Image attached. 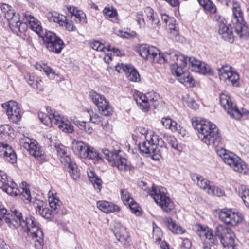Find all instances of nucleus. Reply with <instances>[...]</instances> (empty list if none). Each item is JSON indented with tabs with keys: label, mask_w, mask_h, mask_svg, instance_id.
<instances>
[{
	"label": "nucleus",
	"mask_w": 249,
	"mask_h": 249,
	"mask_svg": "<svg viewBox=\"0 0 249 249\" xmlns=\"http://www.w3.org/2000/svg\"><path fill=\"white\" fill-rule=\"evenodd\" d=\"M23 147L29 151L30 154L36 158H40L44 155V151L39 147L37 142H33L27 139L23 144Z\"/></svg>",
	"instance_id": "412c9836"
},
{
	"label": "nucleus",
	"mask_w": 249,
	"mask_h": 249,
	"mask_svg": "<svg viewBox=\"0 0 249 249\" xmlns=\"http://www.w3.org/2000/svg\"><path fill=\"white\" fill-rule=\"evenodd\" d=\"M200 5L204 9L213 13L216 11V7L213 2L210 0H197Z\"/></svg>",
	"instance_id": "37998d69"
},
{
	"label": "nucleus",
	"mask_w": 249,
	"mask_h": 249,
	"mask_svg": "<svg viewBox=\"0 0 249 249\" xmlns=\"http://www.w3.org/2000/svg\"><path fill=\"white\" fill-rule=\"evenodd\" d=\"M159 97V95L153 91L148 92L146 94V101L148 103V111L149 109L150 106H153L154 108L158 106Z\"/></svg>",
	"instance_id": "4c0bfd02"
},
{
	"label": "nucleus",
	"mask_w": 249,
	"mask_h": 249,
	"mask_svg": "<svg viewBox=\"0 0 249 249\" xmlns=\"http://www.w3.org/2000/svg\"><path fill=\"white\" fill-rule=\"evenodd\" d=\"M57 35L54 33L50 31H48L44 29L43 31H42L41 33H40L39 37L41 38L43 41V44L46 47L48 44H49V42L52 41L53 39H54Z\"/></svg>",
	"instance_id": "72a5a7b5"
},
{
	"label": "nucleus",
	"mask_w": 249,
	"mask_h": 249,
	"mask_svg": "<svg viewBox=\"0 0 249 249\" xmlns=\"http://www.w3.org/2000/svg\"><path fill=\"white\" fill-rule=\"evenodd\" d=\"M103 12L107 18H115L117 14L116 10L113 8L110 9V8L105 7Z\"/></svg>",
	"instance_id": "bf43d9fd"
},
{
	"label": "nucleus",
	"mask_w": 249,
	"mask_h": 249,
	"mask_svg": "<svg viewBox=\"0 0 249 249\" xmlns=\"http://www.w3.org/2000/svg\"><path fill=\"white\" fill-rule=\"evenodd\" d=\"M148 55L147 58L145 59L150 62H154L157 63V60L161 58V54L160 53L159 50L154 46H150L147 53Z\"/></svg>",
	"instance_id": "f704fd0d"
},
{
	"label": "nucleus",
	"mask_w": 249,
	"mask_h": 249,
	"mask_svg": "<svg viewBox=\"0 0 249 249\" xmlns=\"http://www.w3.org/2000/svg\"><path fill=\"white\" fill-rule=\"evenodd\" d=\"M161 20L165 23L166 26H169L170 30L176 31V26L173 25V23L175 21V19L172 17H170L165 14H161Z\"/></svg>",
	"instance_id": "c03bdc74"
},
{
	"label": "nucleus",
	"mask_w": 249,
	"mask_h": 249,
	"mask_svg": "<svg viewBox=\"0 0 249 249\" xmlns=\"http://www.w3.org/2000/svg\"><path fill=\"white\" fill-rule=\"evenodd\" d=\"M61 26H65L66 29L69 31H75L76 30V27L74 25L73 22L71 20H68L65 17V20L62 25H60Z\"/></svg>",
	"instance_id": "e2e57ef3"
},
{
	"label": "nucleus",
	"mask_w": 249,
	"mask_h": 249,
	"mask_svg": "<svg viewBox=\"0 0 249 249\" xmlns=\"http://www.w3.org/2000/svg\"><path fill=\"white\" fill-rule=\"evenodd\" d=\"M0 152L4 156L5 160L11 163L17 161V155L12 148L7 145L0 142Z\"/></svg>",
	"instance_id": "4be33fe9"
},
{
	"label": "nucleus",
	"mask_w": 249,
	"mask_h": 249,
	"mask_svg": "<svg viewBox=\"0 0 249 249\" xmlns=\"http://www.w3.org/2000/svg\"><path fill=\"white\" fill-rule=\"evenodd\" d=\"M173 121L170 118H163L162 119L161 122L164 126L166 128L170 129Z\"/></svg>",
	"instance_id": "774afa93"
},
{
	"label": "nucleus",
	"mask_w": 249,
	"mask_h": 249,
	"mask_svg": "<svg viewBox=\"0 0 249 249\" xmlns=\"http://www.w3.org/2000/svg\"><path fill=\"white\" fill-rule=\"evenodd\" d=\"M219 218L220 220L228 225L232 226H236L242 221L243 217L241 213L232 212L231 210L223 209L219 213Z\"/></svg>",
	"instance_id": "f8f14e48"
},
{
	"label": "nucleus",
	"mask_w": 249,
	"mask_h": 249,
	"mask_svg": "<svg viewBox=\"0 0 249 249\" xmlns=\"http://www.w3.org/2000/svg\"><path fill=\"white\" fill-rule=\"evenodd\" d=\"M0 188L11 196H17L20 190L13 179L8 178L4 172L0 170Z\"/></svg>",
	"instance_id": "ddd939ff"
},
{
	"label": "nucleus",
	"mask_w": 249,
	"mask_h": 249,
	"mask_svg": "<svg viewBox=\"0 0 249 249\" xmlns=\"http://www.w3.org/2000/svg\"><path fill=\"white\" fill-rule=\"evenodd\" d=\"M22 187L21 188L22 189V192H19L20 193V196L22 198H24L25 200H27L28 201H30L31 200V195L30 193V190L26 186V183L25 182H22Z\"/></svg>",
	"instance_id": "a18cd8bd"
},
{
	"label": "nucleus",
	"mask_w": 249,
	"mask_h": 249,
	"mask_svg": "<svg viewBox=\"0 0 249 249\" xmlns=\"http://www.w3.org/2000/svg\"><path fill=\"white\" fill-rule=\"evenodd\" d=\"M219 99L221 106L231 117L235 119H239L242 117V113L236 105L231 102L230 96L222 93L219 96Z\"/></svg>",
	"instance_id": "9b49d317"
},
{
	"label": "nucleus",
	"mask_w": 249,
	"mask_h": 249,
	"mask_svg": "<svg viewBox=\"0 0 249 249\" xmlns=\"http://www.w3.org/2000/svg\"><path fill=\"white\" fill-rule=\"evenodd\" d=\"M213 184V182H210L202 176L199 181H198L197 185L199 187L206 190L208 192L209 188L210 187V186H212Z\"/></svg>",
	"instance_id": "3c124183"
},
{
	"label": "nucleus",
	"mask_w": 249,
	"mask_h": 249,
	"mask_svg": "<svg viewBox=\"0 0 249 249\" xmlns=\"http://www.w3.org/2000/svg\"><path fill=\"white\" fill-rule=\"evenodd\" d=\"M1 10L4 14L5 18L8 21L9 27L12 32L18 36H20L28 28L26 22H21L19 14L16 13L14 10L7 4H2Z\"/></svg>",
	"instance_id": "39448f33"
},
{
	"label": "nucleus",
	"mask_w": 249,
	"mask_h": 249,
	"mask_svg": "<svg viewBox=\"0 0 249 249\" xmlns=\"http://www.w3.org/2000/svg\"><path fill=\"white\" fill-rule=\"evenodd\" d=\"M163 222L168 229L174 234H182L185 231V230L182 229L180 226L177 225L175 222L170 217H164Z\"/></svg>",
	"instance_id": "a878e982"
},
{
	"label": "nucleus",
	"mask_w": 249,
	"mask_h": 249,
	"mask_svg": "<svg viewBox=\"0 0 249 249\" xmlns=\"http://www.w3.org/2000/svg\"><path fill=\"white\" fill-rule=\"evenodd\" d=\"M46 17L50 22L57 23L59 25H62L64 21L65 20V16L63 15H60L55 11L47 13Z\"/></svg>",
	"instance_id": "473e14b6"
},
{
	"label": "nucleus",
	"mask_w": 249,
	"mask_h": 249,
	"mask_svg": "<svg viewBox=\"0 0 249 249\" xmlns=\"http://www.w3.org/2000/svg\"><path fill=\"white\" fill-rule=\"evenodd\" d=\"M88 177L90 181L93 184L95 189L98 192L100 191L102 188V180L93 171H90L88 173Z\"/></svg>",
	"instance_id": "58836bf2"
},
{
	"label": "nucleus",
	"mask_w": 249,
	"mask_h": 249,
	"mask_svg": "<svg viewBox=\"0 0 249 249\" xmlns=\"http://www.w3.org/2000/svg\"><path fill=\"white\" fill-rule=\"evenodd\" d=\"M170 129H171L173 132H177L178 133L184 134V129H183V128L181 127L180 125L176 121H173L172 125H171Z\"/></svg>",
	"instance_id": "69168bd1"
},
{
	"label": "nucleus",
	"mask_w": 249,
	"mask_h": 249,
	"mask_svg": "<svg viewBox=\"0 0 249 249\" xmlns=\"http://www.w3.org/2000/svg\"><path fill=\"white\" fill-rule=\"evenodd\" d=\"M43 71L50 79H53L55 78V74L52 68L48 67H45L43 68Z\"/></svg>",
	"instance_id": "338daca9"
},
{
	"label": "nucleus",
	"mask_w": 249,
	"mask_h": 249,
	"mask_svg": "<svg viewBox=\"0 0 249 249\" xmlns=\"http://www.w3.org/2000/svg\"><path fill=\"white\" fill-rule=\"evenodd\" d=\"M115 70L119 73L121 72V70L125 72L126 76L130 81L133 82L140 81V76L138 71L130 64L121 63L120 65L116 66Z\"/></svg>",
	"instance_id": "f3484780"
},
{
	"label": "nucleus",
	"mask_w": 249,
	"mask_h": 249,
	"mask_svg": "<svg viewBox=\"0 0 249 249\" xmlns=\"http://www.w3.org/2000/svg\"><path fill=\"white\" fill-rule=\"evenodd\" d=\"M166 141L167 142L171 145L172 148L176 150H178V143L177 139L175 137L172 136H167Z\"/></svg>",
	"instance_id": "680f3d73"
},
{
	"label": "nucleus",
	"mask_w": 249,
	"mask_h": 249,
	"mask_svg": "<svg viewBox=\"0 0 249 249\" xmlns=\"http://www.w3.org/2000/svg\"><path fill=\"white\" fill-rule=\"evenodd\" d=\"M150 140H148V136H145L146 141L139 144V150L141 153L149 154L154 160H158L162 153L167 152V146L162 138L154 133L150 134Z\"/></svg>",
	"instance_id": "7ed1b4c3"
},
{
	"label": "nucleus",
	"mask_w": 249,
	"mask_h": 249,
	"mask_svg": "<svg viewBox=\"0 0 249 249\" xmlns=\"http://www.w3.org/2000/svg\"><path fill=\"white\" fill-rule=\"evenodd\" d=\"M185 58L186 56L180 53L172 51L161 54V58L157 60V63L163 64L166 62L169 63L172 66L176 63L181 61L182 64H185V62H183V61H185Z\"/></svg>",
	"instance_id": "dca6fc26"
},
{
	"label": "nucleus",
	"mask_w": 249,
	"mask_h": 249,
	"mask_svg": "<svg viewBox=\"0 0 249 249\" xmlns=\"http://www.w3.org/2000/svg\"><path fill=\"white\" fill-rule=\"evenodd\" d=\"M115 166L120 171H130L131 170V166L127 163L126 159L119 155H117L114 161L112 164Z\"/></svg>",
	"instance_id": "c85d7f7f"
},
{
	"label": "nucleus",
	"mask_w": 249,
	"mask_h": 249,
	"mask_svg": "<svg viewBox=\"0 0 249 249\" xmlns=\"http://www.w3.org/2000/svg\"><path fill=\"white\" fill-rule=\"evenodd\" d=\"M56 149L58 155L60 156L61 162L63 158L65 159L66 157H70V156L67 154V151L66 150V148L62 144L58 145L56 146Z\"/></svg>",
	"instance_id": "864d4df0"
},
{
	"label": "nucleus",
	"mask_w": 249,
	"mask_h": 249,
	"mask_svg": "<svg viewBox=\"0 0 249 249\" xmlns=\"http://www.w3.org/2000/svg\"><path fill=\"white\" fill-rule=\"evenodd\" d=\"M61 202L58 199L53 197L49 200V206L51 209L43 207L42 206H38V212L43 217L47 219L50 218L57 213L60 209Z\"/></svg>",
	"instance_id": "2eb2a0df"
},
{
	"label": "nucleus",
	"mask_w": 249,
	"mask_h": 249,
	"mask_svg": "<svg viewBox=\"0 0 249 249\" xmlns=\"http://www.w3.org/2000/svg\"><path fill=\"white\" fill-rule=\"evenodd\" d=\"M178 77L179 78L178 80L179 82L182 84H191L193 81V79L192 77L190 76L189 73L185 71L182 73L180 74V75Z\"/></svg>",
	"instance_id": "8fccbe9b"
},
{
	"label": "nucleus",
	"mask_w": 249,
	"mask_h": 249,
	"mask_svg": "<svg viewBox=\"0 0 249 249\" xmlns=\"http://www.w3.org/2000/svg\"><path fill=\"white\" fill-rule=\"evenodd\" d=\"M11 213H7V211L3 206L0 207V213L8 226L11 229H17L20 226L23 227L24 232L31 235L35 242L36 249H42L44 244L43 233L40 225L35 218L29 215L24 220L21 213L12 208Z\"/></svg>",
	"instance_id": "f257e3e1"
},
{
	"label": "nucleus",
	"mask_w": 249,
	"mask_h": 249,
	"mask_svg": "<svg viewBox=\"0 0 249 249\" xmlns=\"http://www.w3.org/2000/svg\"><path fill=\"white\" fill-rule=\"evenodd\" d=\"M75 14V20L76 22L81 23L82 24L86 23V14L81 10H79L76 11Z\"/></svg>",
	"instance_id": "6e6d98bb"
},
{
	"label": "nucleus",
	"mask_w": 249,
	"mask_h": 249,
	"mask_svg": "<svg viewBox=\"0 0 249 249\" xmlns=\"http://www.w3.org/2000/svg\"><path fill=\"white\" fill-rule=\"evenodd\" d=\"M192 126L197 130L198 136L207 145L218 146L221 141L219 130L214 124L206 120L192 119Z\"/></svg>",
	"instance_id": "f03ea898"
},
{
	"label": "nucleus",
	"mask_w": 249,
	"mask_h": 249,
	"mask_svg": "<svg viewBox=\"0 0 249 249\" xmlns=\"http://www.w3.org/2000/svg\"><path fill=\"white\" fill-rule=\"evenodd\" d=\"M121 199L124 204L126 205L130 201L132 200L131 197L129 193L126 189H122L121 191Z\"/></svg>",
	"instance_id": "5fc2aeb1"
},
{
	"label": "nucleus",
	"mask_w": 249,
	"mask_h": 249,
	"mask_svg": "<svg viewBox=\"0 0 249 249\" xmlns=\"http://www.w3.org/2000/svg\"><path fill=\"white\" fill-rule=\"evenodd\" d=\"M83 158H88L95 160H99L102 159L100 154L93 148L89 146V149L86 154H83Z\"/></svg>",
	"instance_id": "a19ab883"
},
{
	"label": "nucleus",
	"mask_w": 249,
	"mask_h": 249,
	"mask_svg": "<svg viewBox=\"0 0 249 249\" xmlns=\"http://www.w3.org/2000/svg\"><path fill=\"white\" fill-rule=\"evenodd\" d=\"M134 97L140 108L144 112H147L148 103L146 101V94L137 91L135 92Z\"/></svg>",
	"instance_id": "c756f323"
},
{
	"label": "nucleus",
	"mask_w": 249,
	"mask_h": 249,
	"mask_svg": "<svg viewBox=\"0 0 249 249\" xmlns=\"http://www.w3.org/2000/svg\"><path fill=\"white\" fill-rule=\"evenodd\" d=\"M90 115V120L92 123L95 124H99L102 121V117L100 116L96 113L93 111H89Z\"/></svg>",
	"instance_id": "0e129e2a"
},
{
	"label": "nucleus",
	"mask_w": 249,
	"mask_h": 249,
	"mask_svg": "<svg viewBox=\"0 0 249 249\" xmlns=\"http://www.w3.org/2000/svg\"><path fill=\"white\" fill-rule=\"evenodd\" d=\"M89 145L82 141H76L74 140L72 142V149L73 152L77 155L80 156L81 158H84L83 154H86L89 149Z\"/></svg>",
	"instance_id": "bb28decb"
},
{
	"label": "nucleus",
	"mask_w": 249,
	"mask_h": 249,
	"mask_svg": "<svg viewBox=\"0 0 249 249\" xmlns=\"http://www.w3.org/2000/svg\"><path fill=\"white\" fill-rule=\"evenodd\" d=\"M231 69V66L225 65L218 68L217 70L221 80L224 81L228 86H235L239 79V75Z\"/></svg>",
	"instance_id": "9d476101"
},
{
	"label": "nucleus",
	"mask_w": 249,
	"mask_h": 249,
	"mask_svg": "<svg viewBox=\"0 0 249 249\" xmlns=\"http://www.w3.org/2000/svg\"><path fill=\"white\" fill-rule=\"evenodd\" d=\"M89 94L93 102L97 107L99 112L102 115H111L113 112L112 108L103 95L93 91H90Z\"/></svg>",
	"instance_id": "1a4fd4ad"
},
{
	"label": "nucleus",
	"mask_w": 249,
	"mask_h": 249,
	"mask_svg": "<svg viewBox=\"0 0 249 249\" xmlns=\"http://www.w3.org/2000/svg\"><path fill=\"white\" fill-rule=\"evenodd\" d=\"M218 33L224 40L230 43H232L234 41L235 36L228 26L218 29Z\"/></svg>",
	"instance_id": "7c9ffc66"
},
{
	"label": "nucleus",
	"mask_w": 249,
	"mask_h": 249,
	"mask_svg": "<svg viewBox=\"0 0 249 249\" xmlns=\"http://www.w3.org/2000/svg\"><path fill=\"white\" fill-rule=\"evenodd\" d=\"M163 189L164 188L160 186L153 185L148 192L163 212L170 213L173 212L175 208L174 203L170 198L167 196Z\"/></svg>",
	"instance_id": "423d86ee"
},
{
	"label": "nucleus",
	"mask_w": 249,
	"mask_h": 249,
	"mask_svg": "<svg viewBox=\"0 0 249 249\" xmlns=\"http://www.w3.org/2000/svg\"><path fill=\"white\" fill-rule=\"evenodd\" d=\"M232 15L231 24V29H234L236 36L241 38H246L249 36V28L244 18L243 13L240 6L233 2L232 6Z\"/></svg>",
	"instance_id": "20e7f679"
},
{
	"label": "nucleus",
	"mask_w": 249,
	"mask_h": 249,
	"mask_svg": "<svg viewBox=\"0 0 249 249\" xmlns=\"http://www.w3.org/2000/svg\"><path fill=\"white\" fill-rule=\"evenodd\" d=\"M59 119V124H56L58 125V127L62 130L63 131L71 133L73 131V126L70 123H65L64 122L60 120V117Z\"/></svg>",
	"instance_id": "09e8293b"
},
{
	"label": "nucleus",
	"mask_w": 249,
	"mask_h": 249,
	"mask_svg": "<svg viewBox=\"0 0 249 249\" xmlns=\"http://www.w3.org/2000/svg\"><path fill=\"white\" fill-rule=\"evenodd\" d=\"M218 33L224 40L230 43H232L234 41L235 36L228 26L218 29Z\"/></svg>",
	"instance_id": "2f4dec72"
},
{
	"label": "nucleus",
	"mask_w": 249,
	"mask_h": 249,
	"mask_svg": "<svg viewBox=\"0 0 249 249\" xmlns=\"http://www.w3.org/2000/svg\"><path fill=\"white\" fill-rule=\"evenodd\" d=\"M210 186L208 190V193L209 194L218 197L222 196L224 195V191L218 187L214 185L213 184Z\"/></svg>",
	"instance_id": "de8ad7c7"
},
{
	"label": "nucleus",
	"mask_w": 249,
	"mask_h": 249,
	"mask_svg": "<svg viewBox=\"0 0 249 249\" xmlns=\"http://www.w3.org/2000/svg\"><path fill=\"white\" fill-rule=\"evenodd\" d=\"M65 46L63 41L57 36L54 39H53L52 41L49 42V44H48L46 48L50 52L58 54L61 52Z\"/></svg>",
	"instance_id": "5701e85b"
},
{
	"label": "nucleus",
	"mask_w": 249,
	"mask_h": 249,
	"mask_svg": "<svg viewBox=\"0 0 249 249\" xmlns=\"http://www.w3.org/2000/svg\"><path fill=\"white\" fill-rule=\"evenodd\" d=\"M120 152V151H116L115 152H112L108 149H105L103 150V154L105 156V158L112 164L117 157V155H118Z\"/></svg>",
	"instance_id": "49530a36"
},
{
	"label": "nucleus",
	"mask_w": 249,
	"mask_h": 249,
	"mask_svg": "<svg viewBox=\"0 0 249 249\" xmlns=\"http://www.w3.org/2000/svg\"><path fill=\"white\" fill-rule=\"evenodd\" d=\"M184 61L185 62V64H182V62L179 61L176 63L175 64L171 66L173 75H176L177 77H179L180 75V74L182 73L185 71V70H184V68L185 67L187 66V62L186 61Z\"/></svg>",
	"instance_id": "ea45409f"
},
{
	"label": "nucleus",
	"mask_w": 249,
	"mask_h": 249,
	"mask_svg": "<svg viewBox=\"0 0 249 249\" xmlns=\"http://www.w3.org/2000/svg\"><path fill=\"white\" fill-rule=\"evenodd\" d=\"M25 17L28 21L31 29L36 32L39 36L40 33H41L42 31L44 30L41 27L40 22L37 20H36L31 14H25Z\"/></svg>",
	"instance_id": "cd10ccee"
},
{
	"label": "nucleus",
	"mask_w": 249,
	"mask_h": 249,
	"mask_svg": "<svg viewBox=\"0 0 249 249\" xmlns=\"http://www.w3.org/2000/svg\"><path fill=\"white\" fill-rule=\"evenodd\" d=\"M97 207L105 213H110L120 211V208L118 206L111 202L106 201H99L97 202Z\"/></svg>",
	"instance_id": "393cba45"
},
{
	"label": "nucleus",
	"mask_w": 249,
	"mask_h": 249,
	"mask_svg": "<svg viewBox=\"0 0 249 249\" xmlns=\"http://www.w3.org/2000/svg\"><path fill=\"white\" fill-rule=\"evenodd\" d=\"M61 163L68 167V171L71 177L76 180L80 177V173L76 163L72 160L70 157H66L61 160Z\"/></svg>",
	"instance_id": "aec40b11"
},
{
	"label": "nucleus",
	"mask_w": 249,
	"mask_h": 249,
	"mask_svg": "<svg viewBox=\"0 0 249 249\" xmlns=\"http://www.w3.org/2000/svg\"><path fill=\"white\" fill-rule=\"evenodd\" d=\"M197 230L199 236L201 238L205 237L211 246L218 244V241L215 237V231L213 232L212 229L207 226L203 227L199 225Z\"/></svg>",
	"instance_id": "6ab92c4d"
},
{
	"label": "nucleus",
	"mask_w": 249,
	"mask_h": 249,
	"mask_svg": "<svg viewBox=\"0 0 249 249\" xmlns=\"http://www.w3.org/2000/svg\"><path fill=\"white\" fill-rule=\"evenodd\" d=\"M214 20L216 21L219 29L227 26V21L224 17L219 14H216L214 16Z\"/></svg>",
	"instance_id": "13d9d810"
},
{
	"label": "nucleus",
	"mask_w": 249,
	"mask_h": 249,
	"mask_svg": "<svg viewBox=\"0 0 249 249\" xmlns=\"http://www.w3.org/2000/svg\"><path fill=\"white\" fill-rule=\"evenodd\" d=\"M38 116L39 120L45 124L49 126L53 123L59 124L60 115H56L54 113H50L49 115L43 112H38Z\"/></svg>",
	"instance_id": "b1692460"
},
{
	"label": "nucleus",
	"mask_w": 249,
	"mask_h": 249,
	"mask_svg": "<svg viewBox=\"0 0 249 249\" xmlns=\"http://www.w3.org/2000/svg\"><path fill=\"white\" fill-rule=\"evenodd\" d=\"M215 237L224 248L233 249L235 235L230 228L223 225H218L215 228Z\"/></svg>",
	"instance_id": "6e6552de"
},
{
	"label": "nucleus",
	"mask_w": 249,
	"mask_h": 249,
	"mask_svg": "<svg viewBox=\"0 0 249 249\" xmlns=\"http://www.w3.org/2000/svg\"><path fill=\"white\" fill-rule=\"evenodd\" d=\"M216 153L223 161L226 164L231 166L235 171L240 173L246 172V164L233 153L223 148L218 149L216 150Z\"/></svg>",
	"instance_id": "0eeeda50"
},
{
	"label": "nucleus",
	"mask_w": 249,
	"mask_h": 249,
	"mask_svg": "<svg viewBox=\"0 0 249 249\" xmlns=\"http://www.w3.org/2000/svg\"><path fill=\"white\" fill-rule=\"evenodd\" d=\"M6 106L7 107L6 114L9 119L14 123L19 120L21 118V110L17 103L14 101H10Z\"/></svg>",
	"instance_id": "a211bd4d"
},
{
	"label": "nucleus",
	"mask_w": 249,
	"mask_h": 249,
	"mask_svg": "<svg viewBox=\"0 0 249 249\" xmlns=\"http://www.w3.org/2000/svg\"><path fill=\"white\" fill-rule=\"evenodd\" d=\"M127 204H128L132 213H135L137 215L140 214L138 204L135 202L133 199H132V200Z\"/></svg>",
	"instance_id": "052dcab7"
},
{
	"label": "nucleus",
	"mask_w": 249,
	"mask_h": 249,
	"mask_svg": "<svg viewBox=\"0 0 249 249\" xmlns=\"http://www.w3.org/2000/svg\"><path fill=\"white\" fill-rule=\"evenodd\" d=\"M112 231L118 241L124 242L127 241L128 236L124 227L115 228Z\"/></svg>",
	"instance_id": "e433bc0d"
},
{
	"label": "nucleus",
	"mask_w": 249,
	"mask_h": 249,
	"mask_svg": "<svg viewBox=\"0 0 249 249\" xmlns=\"http://www.w3.org/2000/svg\"><path fill=\"white\" fill-rule=\"evenodd\" d=\"M188 69L192 71L199 72L203 74L212 75L213 71L210 66L205 63H202L194 57L186 56L185 60Z\"/></svg>",
	"instance_id": "4468645a"
},
{
	"label": "nucleus",
	"mask_w": 249,
	"mask_h": 249,
	"mask_svg": "<svg viewBox=\"0 0 249 249\" xmlns=\"http://www.w3.org/2000/svg\"><path fill=\"white\" fill-rule=\"evenodd\" d=\"M239 195L245 205L249 208V189H247L245 186H240L239 188Z\"/></svg>",
	"instance_id": "79ce46f5"
},
{
	"label": "nucleus",
	"mask_w": 249,
	"mask_h": 249,
	"mask_svg": "<svg viewBox=\"0 0 249 249\" xmlns=\"http://www.w3.org/2000/svg\"><path fill=\"white\" fill-rule=\"evenodd\" d=\"M25 78L29 85L33 88L40 91L43 90V87L41 84L42 81L41 80H37L34 76H32L28 74L25 76Z\"/></svg>",
	"instance_id": "c9c22d12"
},
{
	"label": "nucleus",
	"mask_w": 249,
	"mask_h": 249,
	"mask_svg": "<svg viewBox=\"0 0 249 249\" xmlns=\"http://www.w3.org/2000/svg\"><path fill=\"white\" fill-rule=\"evenodd\" d=\"M118 36L124 38H129L134 37L136 36V33L135 31L130 32H124L122 30H119L116 33Z\"/></svg>",
	"instance_id": "4d7b16f0"
},
{
	"label": "nucleus",
	"mask_w": 249,
	"mask_h": 249,
	"mask_svg": "<svg viewBox=\"0 0 249 249\" xmlns=\"http://www.w3.org/2000/svg\"><path fill=\"white\" fill-rule=\"evenodd\" d=\"M150 46L146 44H141L139 47L137 52L139 55L144 59L147 58L148 55L146 54Z\"/></svg>",
	"instance_id": "603ef678"
}]
</instances>
